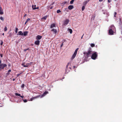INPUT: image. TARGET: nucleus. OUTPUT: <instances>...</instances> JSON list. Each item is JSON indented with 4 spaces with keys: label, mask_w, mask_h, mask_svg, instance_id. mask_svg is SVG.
Segmentation results:
<instances>
[{
    "label": "nucleus",
    "mask_w": 122,
    "mask_h": 122,
    "mask_svg": "<svg viewBox=\"0 0 122 122\" xmlns=\"http://www.w3.org/2000/svg\"><path fill=\"white\" fill-rule=\"evenodd\" d=\"M18 30V28H15V33H17V31Z\"/></svg>",
    "instance_id": "obj_29"
},
{
    "label": "nucleus",
    "mask_w": 122,
    "mask_h": 122,
    "mask_svg": "<svg viewBox=\"0 0 122 122\" xmlns=\"http://www.w3.org/2000/svg\"><path fill=\"white\" fill-rule=\"evenodd\" d=\"M1 60H0V64H1Z\"/></svg>",
    "instance_id": "obj_46"
},
{
    "label": "nucleus",
    "mask_w": 122,
    "mask_h": 122,
    "mask_svg": "<svg viewBox=\"0 0 122 122\" xmlns=\"http://www.w3.org/2000/svg\"><path fill=\"white\" fill-rule=\"evenodd\" d=\"M68 30L69 31L70 33L71 34L72 32V30L71 29L68 28Z\"/></svg>",
    "instance_id": "obj_21"
},
{
    "label": "nucleus",
    "mask_w": 122,
    "mask_h": 122,
    "mask_svg": "<svg viewBox=\"0 0 122 122\" xmlns=\"http://www.w3.org/2000/svg\"><path fill=\"white\" fill-rule=\"evenodd\" d=\"M61 12V11L60 10H57L56 11V12L57 13H59L60 12Z\"/></svg>",
    "instance_id": "obj_25"
},
{
    "label": "nucleus",
    "mask_w": 122,
    "mask_h": 122,
    "mask_svg": "<svg viewBox=\"0 0 122 122\" xmlns=\"http://www.w3.org/2000/svg\"><path fill=\"white\" fill-rule=\"evenodd\" d=\"M69 63H69V62H68L67 63V65L66 66V67L67 68L68 66L69 65Z\"/></svg>",
    "instance_id": "obj_37"
},
{
    "label": "nucleus",
    "mask_w": 122,
    "mask_h": 122,
    "mask_svg": "<svg viewBox=\"0 0 122 122\" xmlns=\"http://www.w3.org/2000/svg\"><path fill=\"white\" fill-rule=\"evenodd\" d=\"M97 52H95L92 54L91 56V58L95 60L97 57Z\"/></svg>",
    "instance_id": "obj_2"
},
{
    "label": "nucleus",
    "mask_w": 122,
    "mask_h": 122,
    "mask_svg": "<svg viewBox=\"0 0 122 122\" xmlns=\"http://www.w3.org/2000/svg\"><path fill=\"white\" fill-rule=\"evenodd\" d=\"M0 19L2 21H3L4 20V18L2 17H0Z\"/></svg>",
    "instance_id": "obj_26"
},
{
    "label": "nucleus",
    "mask_w": 122,
    "mask_h": 122,
    "mask_svg": "<svg viewBox=\"0 0 122 122\" xmlns=\"http://www.w3.org/2000/svg\"><path fill=\"white\" fill-rule=\"evenodd\" d=\"M53 8V7L52 6H51V7L50 8V9H52Z\"/></svg>",
    "instance_id": "obj_44"
},
{
    "label": "nucleus",
    "mask_w": 122,
    "mask_h": 122,
    "mask_svg": "<svg viewBox=\"0 0 122 122\" xmlns=\"http://www.w3.org/2000/svg\"><path fill=\"white\" fill-rule=\"evenodd\" d=\"M114 31L112 30L111 29H110L109 31V35H112L113 34V31Z\"/></svg>",
    "instance_id": "obj_6"
},
{
    "label": "nucleus",
    "mask_w": 122,
    "mask_h": 122,
    "mask_svg": "<svg viewBox=\"0 0 122 122\" xmlns=\"http://www.w3.org/2000/svg\"><path fill=\"white\" fill-rule=\"evenodd\" d=\"M42 37V36L40 35L37 36L36 37V39L37 40H40Z\"/></svg>",
    "instance_id": "obj_8"
},
{
    "label": "nucleus",
    "mask_w": 122,
    "mask_h": 122,
    "mask_svg": "<svg viewBox=\"0 0 122 122\" xmlns=\"http://www.w3.org/2000/svg\"><path fill=\"white\" fill-rule=\"evenodd\" d=\"M0 56L1 57H3V55L2 54H0Z\"/></svg>",
    "instance_id": "obj_40"
},
{
    "label": "nucleus",
    "mask_w": 122,
    "mask_h": 122,
    "mask_svg": "<svg viewBox=\"0 0 122 122\" xmlns=\"http://www.w3.org/2000/svg\"><path fill=\"white\" fill-rule=\"evenodd\" d=\"M48 93V92H45L42 95V96L43 97L45 96L46 94Z\"/></svg>",
    "instance_id": "obj_17"
},
{
    "label": "nucleus",
    "mask_w": 122,
    "mask_h": 122,
    "mask_svg": "<svg viewBox=\"0 0 122 122\" xmlns=\"http://www.w3.org/2000/svg\"><path fill=\"white\" fill-rule=\"evenodd\" d=\"M85 8V7L83 6L81 10L82 11H83Z\"/></svg>",
    "instance_id": "obj_31"
},
{
    "label": "nucleus",
    "mask_w": 122,
    "mask_h": 122,
    "mask_svg": "<svg viewBox=\"0 0 122 122\" xmlns=\"http://www.w3.org/2000/svg\"><path fill=\"white\" fill-rule=\"evenodd\" d=\"M11 70H9L8 71V72H11Z\"/></svg>",
    "instance_id": "obj_41"
},
{
    "label": "nucleus",
    "mask_w": 122,
    "mask_h": 122,
    "mask_svg": "<svg viewBox=\"0 0 122 122\" xmlns=\"http://www.w3.org/2000/svg\"><path fill=\"white\" fill-rule=\"evenodd\" d=\"M7 27L6 26H5V28L4 29V30L5 31H6L7 30Z\"/></svg>",
    "instance_id": "obj_33"
},
{
    "label": "nucleus",
    "mask_w": 122,
    "mask_h": 122,
    "mask_svg": "<svg viewBox=\"0 0 122 122\" xmlns=\"http://www.w3.org/2000/svg\"><path fill=\"white\" fill-rule=\"evenodd\" d=\"M95 45L93 43H91V46L92 47H93L95 46Z\"/></svg>",
    "instance_id": "obj_24"
},
{
    "label": "nucleus",
    "mask_w": 122,
    "mask_h": 122,
    "mask_svg": "<svg viewBox=\"0 0 122 122\" xmlns=\"http://www.w3.org/2000/svg\"><path fill=\"white\" fill-rule=\"evenodd\" d=\"M36 5H32V8L33 10H35L36 9Z\"/></svg>",
    "instance_id": "obj_18"
},
{
    "label": "nucleus",
    "mask_w": 122,
    "mask_h": 122,
    "mask_svg": "<svg viewBox=\"0 0 122 122\" xmlns=\"http://www.w3.org/2000/svg\"><path fill=\"white\" fill-rule=\"evenodd\" d=\"M53 27H56L55 24L54 23L53 24L50 25L51 28H52Z\"/></svg>",
    "instance_id": "obj_13"
},
{
    "label": "nucleus",
    "mask_w": 122,
    "mask_h": 122,
    "mask_svg": "<svg viewBox=\"0 0 122 122\" xmlns=\"http://www.w3.org/2000/svg\"><path fill=\"white\" fill-rule=\"evenodd\" d=\"M29 65V63L27 64L26 65H25L24 64H22V65L25 67H27Z\"/></svg>",
    "instance_id": "obj_12"
},
{
    "label": "nucleus",
    "mask_w": 122,
    "mask_h": 122,
    "mask_svg": "<svg viewBox=\"0 0 122 122\" xmlns=\"http://www.w3.org/2000/svg\"><path fill=\"white\" fill-rule=\"evenodd\" d=\"M38 8H39L38 7H37V8L36 7V9H38Z\"/></svg>",
    "instance_id": "obj_49"
},
{
    "label": "nucleus",
    "mask_w": 122,
    "mask_h": 122,
    "mask_svg": "<svg viewBox=\"0 0 122 122\" xmlns=\"http://www.w3.org/2000/svg\"><path fill=\"white\" fill-rule=\"evenodd\" d=\"M110 29H111L114 31L115 30V28L114 25H112L110 27Z\"/></svg>",
    "instance_id": "obj_7"
},
{
    "label": "nucleus",
    "mask_w": 122,
    "mask_h": 122,
    "mask_svg": "<svg viewBox=\"0 0 122 122\" xmlns=\"http://www.w3.org/2000/svg\"><path fill=\"white\" fill-rule=\"evenodd\" d=\"M40 41L39 40H37L35 42V45H39L40 44Z\"/></svg>",
    "instance_id": "obj_9"
},
{
    "label": "nucleus",
    "mask_w": 122,
    "mask_h": 122,
    "mask_svg": "<svg viewBox=\"0 0 122 122\" xmlns=\"http://www.w3.org/2000/svg\"><path fill=\"white\" fill-rule=\"evenodd\" d=\"M29 49V48L25 49L24 50V51H26L28 50Z\"/></svg>",
    "instance_id": "obj_35"
},
{
    "label": "nucleus",
    "mask_w": 122,
    "mask_h": 122,
    "mask_svg": "<svg viewBox=\"0 0 122 122\" xmlns=\"http://www.w3.org/2000/svg\"><path fill=\"white\" fill-rule=\"evenodd\" d=\"M22 72H21V73H20L19 74H18L17 75V77H18L20 75V74H21L22 73Z\"/></svg>",
    "instance_id": "obj_34"
},
{
    "label": "nucleus",
    "mask_w": 122,
    "mask_h": 122,
    "mask_svg": "<svg viewBox=\"0 0 122 122\" xmlns=\"http://www.w3.org/2000/svg\"><path fill=\"white\" fill-rule=\"evenodd\" d=\"M69 20L68 19L66 20L64 22V24L65 25H66L69 23Z\"/></svg>",
    "instance_id": "obj_5"
},
{
    "label": "nucleus",
    "mask_w": 122,
    "mask_h": 122,
    "mask_svg": "<svg viewBox=\"0 0 122 122\" xmlns=\"http://www.w3.org/2000/svg\"><path fill=\"white\" fill-rule=\"evenodd\" d=\"M17 35H23V33L22 31H20L19 32L18 34H17Z\"/></svg>",
    "instance_id": "obj_14"
},
{
    "label": "nucleus",
    "mask_w": 122,
    "mask_h": 122,
    "mask_svg": "<svg viewBox=\"0 0 122 122\" xmlns=\"http://www.w3.org/2000/svg\"><path fill=\"white\" fill-rule=\"evenodd\" d=\"M116 0H115V1H116Z\"/></svg>",
    "instance_id": "obj_55"
},
{
    "label": "nucleus",
    "mask_w": 122,
    "mask_h": 122,
    "mask_svg": "<svg viewBox=\"0 0 122 122\" xmlns=\"http://www.w3.org/2000/svg\"><path fill=\"white\" fill-rule=\"evenodd\" d=\"M3 44V41H1V45H2Z\"/></svg>",
    "instance_id": "obj_39"
},
{
    "label": "nucleus",
    "mask_w": 122,
    "mask_h": 122,
    "mask_svg": "<svg viewBox=\"0 0 122 122\" xmlns=\"http://www.w3.org/2000/svg\"><path fill=\"white\" fill-rule=\"evenodd\" d=\"M15 95L16 96H19L20 97H21L23 98L24 97V96H21L20 94L19 93H15Z\"/></svg>",
    "instance_id": "obj_11"
},
{
    "label": "nucleus",
    "mask_w": 122,
    "mask_h": 122,
    "mask_svg": "<svg viewBox=\"0 0 122 122\" xmlns=\"http://www.w3.org/2000/svg\"><path fill=\"white\" fill-rule=\"evenodd\" d=\"M70 69H71V67H70Z\"/></svg>",
    "instance_id": "obj_54"
},
{
    "label": "nucleus",
    "mask_w": 122,
    "mask_h": 122,
    "mask_svg": "<svg viewBox=\"0 0 122 122\" xmlns=\"http://www.w3.org/2000/svg\"><path fill=\"white\" fill-rule=\"evenodd\" d=\"M92 51L91 50V48H90L88 50V52H84L83 53L84 54L86 55H85V57L86 58H88L89 57V55L90 54H91V52Z\"/></svg>",
    "instance_id": "obj_1"
},
{
    "label": "nucleus",
    "mask_w": 122,
    "mask_h": 122,
    "mask_svg": "<svg viewBox=\"0 0 122 122\" xmlns=\"http://www.w3.org/2000/svg\"><path fill=\"white\" fill-rule=\"evenodd\" d=\"M74 8L73 6L72 5H70L68 6V9L70 10H71L73 9Z\"/></svg>",
    "instance_id": "obj_10"
},
{
    "label": "nucleus",
    "mask_w": 122,
    "mask_h": 122,
    "mask_svg": "<svg viewBox=\"0 0 122 122\" xmlns=\"http://www.w3.org/2000/svg\"><path fill=\"white\" fill-rule=\"evenodd\" d=\"M3 13L2 11V8L1 7H0V15H2Z\"/></svg>",
    "instance_id": "obj_15"
},
{
    "label": "nucleus",
    "mask_w": 122,
    "mask_h": 122,
    "mask_svg": "<svg viewBox=\"0 0 122 122\" xmlns=\"http://www.w3.org/2000/svg\"><path fill=\"white\" fill-rule=\"evenodd\" d=\"M78 49H79L78 48H77L76 50L73 54V55L71 58V60H73L76 57Z\"/></svg>",
    "instance_id": "obj_3"
},
{
    "label": "nucleus",
    "mask_w": 122,
    "mask_h": 122,
    "mask_svg": "<svg viewBox=\"0 0 122 122\" xmlns=\"http://www.w3.org/2000/svg\"><path fill=\"white\" fill-rule=\"evenodd\" d=\"M84 35V34H83V35H82V36L81 37V38L82 39V38H83V35Z\"/></svg>",
    "instance_id": "obj_45"
},
{
    "label": "nucleus",
    "mask_w": 122,
    "mask_h": 122,
    "mask_svg": "<svg viewBox=\"0 0 122 122\" xmlns=\"http://www.w3.org/2000/svg\"><path fill=\"white\" fill-rule=\"evenodd\" d=\"M63 45V43H62V44L61 45V47H62V46Z\"/></svg>",
    "instance_id": "obj_43"
},
{
    "label": "nucleus",
    "mask_w": 122,
    "mask_h": 122,
    "mask_svg": "<svg viewBox=\"0 0 122 122\" xmlns=\"http://www.w3.org/2000/svg\"><path fill=\"white\" fill-rule=\"evenodd\" d=\"M24 86H25L24 84H22V85L21 86V87L22 88H23L24 87Z\"/></svg>",
    "instance_id": "obj_28"
},
{
    "label": "nucleus",
    "mask_w": 122,
    "mask_h": 122,
    "mask_svg": "<svg viewBox=\"0 0 122 122\" xmlns=\"http://www.w3.org/2000/svg\"><path fill=\"white\" fill-rule=\"evenodd\" d=\"M117 13L116 12H114V17H116V15Z\"/></svg>",
    "instance_id": "obj_36"
},
{
    "label": "nucleus",
    "mask_w": 122,
    "mask_h": 122,
    "mask_svg": "<svg viewBox=\"0 0 122 122\" xmlns=\"http://www.w3.org/2000/svg\"><path fill=\"white\" fill-rule=\"evenodd\" d=\"M51 31H53L54 32L55 34L57 32V30L55 29H53L51 30Z\"/></svg>",
    "instance_id": "obj_16"
},
{
    "label": "nucleus",
    "mask_w": 122,
    "mask_h": 122,
    "mask_svg": "<svg viewBox=\"0 0 122 122\" xmlns=\"http://www.w3.org/2000/svg\"><path fill=\"white\" fill-rule=\"evenodd\" d=\"M47 16H45L41 18V19H42V20H46V18H47Z\"/></svg>",
    "instance_id": "obj_20"
},
{
    "label": "nucleus",
    "mask_w": 122,
    "mask_h": 122,
    "mask_svg": "<svg viewBox=\"0 0 122 122\" xmlns=\"http://www.w3.org/2000/svg\"><path fill=\"white\" fill-rule=\"evenodd\" d=\"M103 0H99V1L100 2H102L103 1Z\"/></svg>",
    "instance_id": "obj_42"
},
{
    "label": "nucleus",
    "mask_w": 122,
    "mask_h": 122,
    "mask_svg": "<svg viewBox=\"0 0 122 122\" xmlns=\"http://www.w3.org/2000/svg\"><path fill=\"white\" fill-rule=\"evenodd\" d=\"M7 74H9V72H8V73H7Z\"/></svg>",
    "instance_id": "obj_51"
},
{
    "label": "nucleus",
    "mask_w": 122,
    "mask_h": 122,
    "mask_svg": "<svg viewBox=\"0 0 122 122\" xmlns=\"http://www.w3.org/2000/svg\"><path fill=\"white\" fill-rule=\"evenodd\" d=\"M73 67L74 68H75V67H76L75 66H73Z\"/></svg>",
    "instance_id": "obj_52"
},
{
    "label": "nucleus",
    "mask_w": 122,
    "mask_h": 122,
    "mask_svg": "<svg viewBox=\"0 0 122 122\" xmlns=\"http://www.w3.org/2000/svg\"><path fill=\"white\" fill-rule=\"evenodd\" d=\"M39 97V96H37L36 97H34L33 98H31L30 99V101H32L33 100V99H34V98H37L38 97Z\"/></svg>",
    "instance_id": "obj_23"
},
{
    "label": "nucleus",
    "mask_w": 122,
    "mask_h": 122,
    "mask_svg": "<svg viewBox=\"0 0 122 122\" xmlns=\"http://www.w3.org/2000/svg\"><path fill=\"white\" fill-rule=\"evenodd\" d=\"M28 33V32L27 31H25V32H23V35L24 36H26L27 35V34Z\"/></svg>",
    "instance_id": "obj_19"
},
{
    "label": "nucleus",
    "mask_w": 122,
    "mask_h": 122,
    "mask_svg": "<svg viewBox=\"0 0 122 122\" xmlns=\"http://www.w3.org/2000/svg\"><path fill=\"white\" fill-rule=\"evenodd\" d=\"M30 19L28 18L26 20L25 23V25L26 23H27V22H28L29 21H30Z\"/></svg>",
    "instance_id": "obj_22"
},
{
    "label": "nucleus",
    "mask_w": 122,
    "mask_h": 122,
    "mask_svg": "<svg viewBox=\"0 0 122 122\" xmlns=\"http://www.w3.org/2000/svg\"><path fill=\"white\" fill-rule=\"evenodd\" d=\"M23 101L24 102H27V100L26 99L24 100L23 99H22Z\"/></svg>",
    "instance_id": "obj_32"
},
{
    "label": "nucleus",
    "mask_w": 122,
    "mask_h": 122,
    "mask_svg": "<svg viewBox=\"0 0 122 122\" xmlns=\"http://www.w3.org/2000/svg\"><path fill=\"white\" fill-rule=\"evenodd\" d=\"M111 0H108V3H110L111 1Z\"/></svg>",
    "instance_id": "obj_38"
},
{
    "label": "nucleus",
    "mask_w": 122,
    "mask_h": 122,
    "mask_svg": "<svg viewBox=\"0 0 122 122\" xmlns=\"http://www.w3.org/2000/svg\"><path fill=\"white\" fill-rule=\"evenodd\" d=\"M4 33H3L2 34V35H3V36H4Z\"/></svg>",
    "instance_id": "obj_48"
},
{
    "label": "nucleus",
    "mask_w": 122,
    "mask_h": 122,
    "mask_svg": "<svg viewBox=\"0 0 122 122\" xmlns=\"http://www.w3.org/2000/svg\"><path fill=\"white\" fill-rule=\"evenodd\" d=\"M72 0L70 1V3L71 4H72L73 3L74 0Z\"/></svg>",
    "instance_id": "obj_27"
},
{
    "label": "nucleus",
    "mask_w": 122,
    "mask_h": 122,
    "mask_svg": "<svg viewBox=\"0 0 122 122\" xmlns=\"http://www.w3.org/2000/svg\"><path fill=\"white\" fill-rule=\"evenodd\" d=\"M26 15V14H25V15H24V17H25V16Z\"/></svg>",
    "instance_id": "obj_50"
},
{
    "label": "nucleus",
    "mask_w": 122,
    "mask_h": 122,
    "mask_svg": "<svg viewBox=\"0 0 122 122\" xmlns=\"http://www.w3.org/2000/svg\"><path fill=\"white\" fill-rule=\"evenodd\" d=\"M7 65L4 63H1L0 64V69H3L5 67H6Z\"/></svg>",
    "instance_id": "obj_4"
},
{
    "label": "nucleus",
    "mask_w": 122,
    "mask_h": 122,
    "mask_svg": "<svg viewBox=\"0 0 122 122\" xmlns=\"http://www.w3.org/2000/svg\"><path fill=\"white\" fill-rule=\"evenodd\" d=\"M87 3V1H86L85 2H84L83 3L84 5H85Z\"/></svg>",
    "instance_id": "obj_30"
},
{
    "label": "nucleus",
    "mask_w": 122,
    "mask_h": 122,
    "mask_svg": "<svg viewBox=\"0 0 122 122\" xmlns=\"http://www.w3.org/2000/svg\"><path fill=\"white\" fill-rule=\"evenodd\" d=\"M54 4V3H52L51 4V5H53Z\"/></svg>",
    "instance_id": "obj_47"
},
{
    "label": "nucleus",
    "mask_w": 122,
    "mask_h": 122,
    "mask_svg": "<svg viewBox=\"0 0 122 122\" xmlns=\"http://www.w3.org/2000/svg\"><path fill=\"white\" fill-rule=\"evenodd\" d=\"M15 80V79H13V81H14Z\"/></svg>",
    "instance_id": "obj_53"
}]
</instances>
